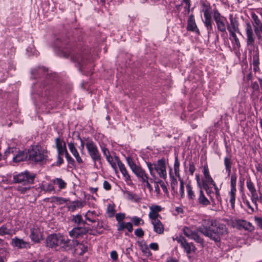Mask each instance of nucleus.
I'll list each match as a JSON object with an SVG mask.
<instances>
[{"label":"nucleus","mask_w":262,"mask_h":262,"mask_svg":"<svg viewBox=\"0 0 262 262\" xmlns=\"http://www.w3.org/2000/svg\"><path fill=\"white\" fill-rule=\"evenodd\" d=\"M197 230L215 242H220L221 237L228 233L226 225L216 224L215 221L211 219L203 220Z\"/></svg>","instance_id":"nucleus-1"},{"label":"nucleus","mask_w":262,"mask_h":262,"mask_svg":"<svg viewBox=\"0 0 262 262\" xmlns=\"http://www.w3.org/2000/svg\"><path fill=\"white\" fill-rule=\"evenodd\" d=\"M77 244V240L65 238L60 234H51L46 238L47 246L52 248L60 247L64 250H71L73 246Z\"/></svg>","instance_id":"nucleus-2"},{"label":"nucleus","mask_w":262,"mask_h":262,"mask_svg":"<svg viewBox=\"0 0 262 262\" xmlns=\"http://www.w3.org/2000/svg\"><path fill=\"white\" fill-rule=\"evenodd\" d=\"M147 166L151 176H154L155 170L160 178L165 179L167 178L165 160L164 158L159 159L156 163H147Z\"/></svg>","instance_id":"nucleus-3"},{"label":"nucleus","mask_w":262,"mask_h":262,"mask_svg":"<svg viewBox=\"0 0 262 262\" xmlns=\"http://www.w3.org/2000/svg\"><path fill=\"white\" fill-rule=\"evenodd\" d=\"M29 159L34 162H40L47 156V151L43 149L40 146L33 145L28 150Z\"/></svg>","instance_id":"nucleus-4"},{"label":"nucleus","mask_w":262,"mask_h":262,"mask_svg":"<svg viewBox=\"0 0 262 262\" xmlns=\"http://www.w3.org/2000/svg\"><path fill=\"white\" fill-rule=\"evenodd\" d=\"M35 178V174L30 173L26 171L24 172L13 176V181L15 183H20L24 185L32 184Z\"/></svg>","instance_id":"nucleus-5"},{"label":"nucleus","mask_w":262,"mask_h":262,"mask_svg":"<svg viewBox=\"0 0 262 262\" xmlns=\"http://www.w3.org/2000/svg\"><path fill=\"white\" fill-rule=\"evenodd\" d=\"M85 146L91 158L95 163L101 160L100 154L98 148L93 141H88L86 143Z\"/></svg>","instance_id":"nucleus-6"},{"label":"nucleus","mask_w":262,"mask_h":262,"mask_svg":"<svg viewBox=\"0 0 262 262\" xmlns=\"http://www.w3.org/2000/svg\"><path fill=\"white\" fill-rule=\"evenodd\" d=\"M230 24L227 26V30L230 33V35L235 40L236 43L239 42V40L235 34V32L239 33L238 29V23L237 20L233 18L232 15H230Z\"/></svg>","instance_id":"nucleus-7"},{"label":"nucleus","mask_w":262,"mask_h":262,"mask_svg":"<svg viewBox=\"0 0 262 262\" xmlns=\"http://www.w3.org/2000/svg\"><path fill=\"white\" fill-rule=\"evenodd\" d=\"M30 231L29 237L33 242L38 243L43 239L42 231L37 226L33 225L30 228Z\"/></svg>","instance_id":"nucleus-8"},{"label":"nucleus","mask_w":262,"mask_h":262,"mask_svg":"<svg viewBox=\"0 0 262 262\" xmlns=\"http://www.w3.org/2000/svg\"><path fill=\"white\" fill-rule=\"evenodd\" d=\"M7 152L9 154H14L13 157V161L14 162H19L26 160L28 156V153H26L23 151L18 150L16 148H9Z\"/></svg>","instance_id":"nucleus-9"},{"label":"nucleus","mask_w":262,"mask_h":262,"mask_svg":"<svg viewBox=\"0 0 262 262\" xmlns=\"http://www.w3.org/2000/svg\"><path fill=\"white\" fill-rule=\"evenodd\" d=\"M175 239L181 244L182 247L184 249L185 251L187 254L195 252L196 248L193 244L187 242L186 240L183 236H178Z\"/></svg>","instance_id":"nucleus-10"},{"label":"nucleus","mask_w":262,"mask_h":262,"mask_svg":"<svg viewBox=\"0 0 262 262\" xmlns=\"http://www.w3.org/2000/svg\"><path fill=\"white\" fill-rule=\"evenodd\" d=\"M127 164L133 173L138 178L143 176L145 172V170L139 165H136L132 158L130 157L126 158Z\"/></svg>","instance_id":"nucleus-11"},{"label":"nucleus","mask_w":262,"mask_h":262,"mask_svg":"<svg viewBox=\"0 0 262 262\" xmlns=\"http://www.w3.org/2000/svg\"><path fill=\"white\" fill-rule=\"evenodd\" d=\"M245 31L247 37V45L253 47L255 37L252 26L249 23H246V24Z\"/></svg>","instance_id":"nucleus-12"},{"label":"nucleus","mask_w":262,"mask_h":262,"mask_svg":"<svg viewBox=\"0 0 262 262\" xmlns=\"http://www.w3.org/2000/svg\"><path fill=\"white\" fill-rule=\"evenodd\" d=\"M184 234L190 239H193L199 243H203V240L199 235L198 233L188 227H184L183 229Z\"/></svg>","instance_id":"nucleus-13"},{"label":"nucleus","mask_w":262,"mask_h":262,"mask_svg":"<svg viewBox=\"0 0 262 262\" xmlns=\"http://www.w3.org/2000/svg\"><path fill=\"white\" fill-rule=\"evenodd\" d=\"M252 18L254 21L253 26L255 33L258 39H260L261 38L260 32L262 31V24L255 14H252Z\"/></svg>","instance_id":"nucleus-14"},{"label":"nucleus","mask_w":262,"mask_h":262,"mask_svg":"<svg viewBox=\"0 0 262 262\" xmlns=\"http://www.w3.org/2000/svg\"><path fill=\"white\" fill-rule=\"evenodd\" d=\"M235 226L239 229H244L249 231H252L254 228L250 222L245 220H237L235 222Z\"/></svg>","instance_id":"nucleus-15"},{"label":"nucleus","mask_w":262,"mask_h":262,"mask_svg":"<svg viewBox=\"0 0 262 262\" xmlns=\"http://www.w3.org/2000/svg\"><path fill=\"white\" fill-rule=\"evenodd\" d=\"M149 209L148 216L151 221L159 220L158 217L160 216L159 212L162 210V207L159 205H152L149 207Z\"/></svg>","instance_id":"nucleus-16"},{"label":"nucleus","mask_w":262,"mask_h":262,"mask_svg":"<svg viewBox=\"0 0 262 262\" xmlns=\"http://www.w3.org/2000/svg\"><path fill=\"white\" fill-rule=\"evenodd\" d=\"M203 173L204 174V179L202 180V185H204L205 183L206 184L212 185L214 183V181L209 174V169L207 165L204 166Z\"/></svg>","instance_id":"nucleus-17"},{"label":"nucleus","mask_w":262,"mask_h":262,"mask_svg":"<svg viewBox=\"0 0 262 262\" xmlns=\"http://www.w3.org/2000/svg\"><path fill=\"white\" fill-rule=\"evenodd\" d=\"M151 224L153 226V229L155 232L158 234H162L164 233V227L162 222L159 220L151 221Z\"/></svg>","instance_id":"nucleus-18"},{"label":"nucleus","mask_w":262,"mask_h":262,"mask_svg":"<svg viewBox=\"0 0 262 262\" xmlns=\"http://www.w3.org/2000/svg\"><path fill=\"white\" fill-rule=\"evenodd\" d=\"M87 230L84 227H76L73 228L69 232V235L71 237L77 238L78 236L85 234Z\"/></svg>","instance_id":"nucleus-19"},{"label":"nucleus","mask_w":262,"mask_h":262,"mask_svg":"<svg viewBox=\"0 0 262 262\" xmlns=\"http://www.w3.org/2000/svg\"><path fill=\"white\" fill-rule=\"evenodd\" d=\"M55 143L58 154L59 155H63L64 152L67 151L65 142L60 138H58L55 140Z\"/></svg>","instance_id":"nucleus-20"},{"label":"nucleus","mask_w":262,"mask_h":262,"mask_svg":"<svg viewBox=\"0 0 262 262\" xmlns=\"http://www.w3.org/2000/svg\"><path fill=\"white\" fill-rule=\"evenodd\" d=\"M12 244L18 248H26L29 246L28 242L17 237L12 239Z\"/></svg>","instance_id":"nucleus-21"},{"label":"nucleus","mask_w":262,"mask_h":262,"mask_svg":"<svg viewBox=\"0 0 262 262\" xmlns=\"http://www.w3.org/2000/svg\"><path fill=\"white\" fill-rule=\"evenodd\" d=\"M117 226V230L119 231H121L124 229H126L129 232H132L133 230V225L130 222H119L118 223Z\"/></svg>","instance_id":"nucleus-22"},{"label":"nucleus","mask_w":262,"mask_h":262,"mask_svg":"<svg viewBox=\"0 0 262 262\" xmlns=\"http://www.w3.org/2000/svg\"><path fill=\"white\" fill-rule=\"evenodd\" d=\"M84 205V203L83 202L79 201H73L68 206V208L69 210L73 212L78 208L83 207Z\"/></svg>","instance_id":"nucleus-23"},{"label":"nucleus","mask_w":262,"mask_h":262,"mask_svg":"<svg viewBox=\"0 0 262 262\" xmlns=\"http://www.w3.org/2000/svg\"><path fill=\"white\" fill-rule=\"evenodd\" d=\"M187 29L189 31H199L195 23L194 16L192 15L189 16L188 19Z\"/></svg>","instance_id":"nucleus-24"},{"label":"nucleus","mask_w":262,"mask_h":262,"mask_svg":"<svg viewBox=\"0 0 262 262\" xmlns=\"http://www.w3.org/2000/svg\"><path fill=\"white\" fill-rule=\"evenodd\" d=\"M52 181L54 185H57L59 190L64 189L66 188L67 186V183L61 178H55L52 180Z\"/></svg>","instance_id":"nucleus-25"},{"label":"nucleus","mask_w":262,"mask_h":262,"mask_svg":"<svg viewBox=\"0 0 262 262\" xmlns=\"http://www.w3.org/2000/svg\"><path fill=\"white\" fill-rule=\"evenodd\" d=\"M204 24L208 31L212 30V23H211V17L210 13L208 11H205L204 12Z\"/></svg>","instance_id":"nucleus-26"},{"label":"nucleus","mask_w":262,"mask_h":262,"mask_svg":"<svg viewBox=\"0 0 262 262\" xmlns=\"http://www.w3.org/2000/svg\"><path fill=\"white\" fill-rule=\"evenodd\" d=\"M198 202L200 204L204 205L207 206L210 204V202L207 198L204 195V192L202 190V188H200L199 191V196L198 198Z\"/></svg>","instance_id":"nucleus-27"},{"label":"nucleus","mask_w":262,"mask_h":262,"mask_svg":"<svg viewBox=\"0 0 262 262\" xmlns=\"http://www.w3.org/2000/svg\"><path fill=\"white\" fill-rule=\"evenodd\" d=\"M75 248V251H77L80 255L83 254L88 250V246L83 244H79L77 241V244H75L73 247Z\"/></svg>","instance_id":"nucleus-28"},{"label":"nucleus","mask_w":262,"mask_h":262,"mask_svg":"<svg viewBox=\"0 0 262 262\" xmlns=\"http://www.w3.org/2000/svg\"><path fill=\"white\" fill-rule=\"evenodd\" d=\"M225 20V19L224 18H222L220 20H217L215 23L216 24L218 30L222 32L223 34H227Z\"/></svg>","instance_id":"nucleus-29"},{"label":"nucleus","mask_w":262,"mask_h":262,"mask_svg":"<svg viewBox=\"0 0 262 262\" xmlns=\"http://www.w3.org/2000/svg\"><path fill=\"white\" fill-rule=\"evenodd\" d=\"M12 230L9 228L7 224L4 225L0 227V235L4 236L5 235H12Z\"/></svg>","instance_id":"nucleus-30"},{"label":"nucleus","mask_w":262,"mask_h":262,"mask_svg":"<svg viewBox=\"0 0 262 262\" xmlns=\"http://www.w3.org/2000/svg\"><path fill=\"white\" fill-rule=\"evenodd\" d=\"M224 165L226 171L228 173V176H230L231 171L232 160L230 157H226L224 159Z\"/></svg>","instance_id":"nucleus-31"},{"label":"nucleus","mask_w":262,"mask_h":262,"mask_svg":"<svg viewBox=\"0 0 262 262\" xmlns=\"http://www.w3.org/2000/svg\"><path fill=\"white\" fill-rule=\"evenodd\" d=\"M72 60L77 63L79 66V70H81V67H82L85 63L84 60L81 57V55H78L76 56L72 57Z\"/></svg>","instance_id":"nucleus-32"},{"label":"nucleus","mask_w":262,"mask_h":262,"mask_svg":"<svg viewBox=\"0 0 262 262\" xmlns=\"http://www.w3.org/2000/svg\"><path fill=\"white\" fill-rule=\"evenodd\" d=\"M250 192V199L251 202L254 204L256 210H258V193L256 189L254 191H251Z\"/></svg>","instance_id":"nucleus-33"},{"label":"nucleus","mask_w":262,"mask_h":262,"mask_svg":"<svg viewBox=\"0 0 262 262\" xmlns=\"http://www.w3.org/2000/svg\"><path fill=\"white\" fill-rule=\"evenodd\" d=\"M41 189L46 192L49 193H51L52 192H55V188L53 184L48 183L42 184L41 186Z\"/></svg>","instance_id":"nucleus-34"},{"label":"nucleus","mask_w":262,"mask_h":262,"mask_svg":"<svg viewBox=\"0 0 262 262\" xmlns=\"http://www.w3.org/2000/svg\"><path fill=\"white\" fill-rule=\"evenodd\" d=\"M124 194L126 195V198L129 200L135 202H138L140 200L139 196L135 193H133L130 191H126L124 192Z\"/></svg>","instance_id":"nucleus-35"},{"label":"nucleus","mask_w":262,"mask_h":262,"mask_svg":"<svg viewBox=\"0 0 262 262\" xmlns=\"http://www.w3.org/2000/svg\"><path fill=\"white\" fill-rule=\"evenodd\" d=\"M236 189H231L229 192L230 203L232 209H234L235 202V193Z\"/></svg>","instance_id":"nucleus-36"},{"label":"nucleus","mask_w":262,"mask_h":262,"mask_svg":"<svg viewBox=\"0 0 262 262\" xmlns=\"http://www.w3.org/2000/svg\"><path fill=\"white\" fill-rule=\"evenodd\" d=\"M186 189L188 199L190 200H194L195 196L194 191L192 190L191 185L189 183L187 185Z\"/></svg>","instance_id":"nucleus-37"},{"label":"nucleus","mask_w":262,"mask_h":262,"mask_svg":"<svg viewBox=\"0 0 262 262\" xmlns=\"http://www.w3.org/2000/svg\"><path fill=\"white\" fill-rule=\"evenodd\" d=\"M180 162L178 160V157L175 158L174 163V170L176 174V176L177 177H179L180 176Z\"/></svg>","instance_id":"nucleus-38"},{"label":"nucleus","mask_w":262,"mask_h":262,"mask_svg":"<svg viewBox=\"0 0 262 262\" xmlns=\"http://www.w3.org/2000/svg\"><path fill=\"white\" fill-rule=\"evenodd\" d=\"M246 186L250 192L254 191V190H256L255 187L254 186V183L252 182L250 178H248L246 181Z\"/></svg>","instance_id":"nucleus-39"},{"label":"nucleus","mask_w":262,"mask_h":262,"mask_svg":"<svg viewBox=\"0 0 262 262\" xmlns=\"http://www.w3.org/2000/svg\"><path fill=\"white\" fill-rule=\"evenodd\" d=\"M132 222L134 224L135 226H139V225H143L144 224V221L143 220L137 216H134L131 219Z\"/></svg>","instance_id":"nucleus-40"},{"label":"nucleus","mask_w":262,"mask_h":262,"mask_svg":"<svg viewBox=\"0 0 262 262\" xmlns=\"http://www.w3.org/2000/svg\"><path fill=\"white\" fill-rule=\"evenodd\" d=\"M215 190V194L217 201L219 202H221L222 198L220 193V189L217 187L215 182L212 184Z\"/></svg>","instance_id":"nucleus-41"},{"label":"nucleus","mask_w":262,"mask_h":262,"mask_svg":"<svg viewBox=\"0 0 262 262\" xmlns=\"http://www.w3.org/2000/svg\"><path fill=\"white\" fill-rule=\"evenodd\" d=\"M252 63L253 65H259V54L257 51L253 52Z\"/></svg>","instance_id":"nucleus-42"},{"label":"nucleus","mask_w":262,"mask_h":262,"mask_svg":"<svg viewBox=\"0 0 262 262\" xmlns=\"http://www.w3.org/2000/svg\"><path fill=\"white\" fill-rule=\"evenodd\" d=\"M236 179L237 177L235 173L231 174L230 180L231 189H236Z\"/></svg>","instance_id":"nucleus-43"},{"label":"nucleus","mask_w":262,"mask_h":262,"mask_svg":"<svg viewBox=\"0 0 262 262\" xmlns=\"http://www.w3.org/2000/svg\"><path fill=\"white\" fill-rule=\"evenodd\" d=\"M106 160L108 161V162L111 165V166L112 167V168L116 171L117 168V165H116L117 162H116L115 158H114V160L113 157L112 156H111V157H108V158H107Z\"/></svg>","instance_id":"nucleus-44"},{"label":"nucleus","mask_w":262,"mask_h":262,"mask_svg":"<svg viewBox=\"0 0 262 262\" xmlns=\"http://www.w3.org/2000/svg\"><path fill=\"white\" fill-rule=\"evenodd\" d=\"M68 145L69 150H70L71 153L73 154V156H74L76 154H77L78 153V151L75 147L74 143H72V142L68 143Z\"/></svg>","instance_id":"nucleus-45"},{"label":"nucleus","mask_w":262,"mask_h":262,"mask_svg":"<svg viewBox=\"0 0 262 262\" xmlns=\"http://www.w3.org/2000/svg\"><path fill=\"white\" fill-rule=\"evenodd\" d=\"M72 221L75 223L80 224L82 221L81 215L79 214L73 215Z\"/></svg>","instance_id":"nucleus-46"},{"label":"nucleus","mask_w":262,"mask_h":262,"mask_svg":"<svg viewBox=\"0 0 262 262\" xmlns=\"http://www.w3.org/2000/svg\"><path fill=\"white\" fill-rule=\"evenodd\" d=\"M115 160L116 162H117V163L118 165V167L119 168V169L121 171L126 169L124 164H123L121 161L120 160L119 158L118 157H115Z\"/></svg>","instance_id":"nucleus-47"},{"label":"nucleus","mask_w":262,"mask_h":262,"mask_svg":"<svg viewBox=\"0 0 262 262\" xmlns=\"http://www.w3.org/2000/svg\"><path fill=\"white\" fill-rule=\"evenodd\" d=\"M180 193L181 198H183L185 195L184 182L182 180H180Z\"/></svg>","instance_id":"nucleus-48"},{"label":"nucleus","mask_w":262,"mask_h":262,"mask_svg":"<svg viewBox=\"0 0 262 262\" xmlns=\"http://www.w3.org/2000/svg\"><path fill=\"white\" fill-rule=\"evenodd\" d=\"M125 214L122 213H118L116 215V219L118 221V223L123 222V220L125 219Z\"/></svg>","instance_id":"nucleus-49"},{"label":"nucleus","mask_w":262,"mask_h":262,"mask_svg":"<svg viewBox=\"0 0 262 262\" xmlns=\"http://www.w3.org/2000/svg\"><path fill=\"white\" fill-rule=\"evenodd\" d=\"M121 172L122 173V175L123 176L125 181H130V176L128 173L126 169H125L121 171Z\"/></svg>","instance_id":"nucleus-50"},{"label":"nucleus","mask_w":262,"mask_h":262,"mask_svg":"<svg viewBox=\"0 0 262 262\" xmlns=\"http://www.w3.org/2000/svg\"><path fill=\"white\" fill-rule=\"evenodd\" d=\"M144 231L141 228H138L135 231V234L139 237H142L144 235Z\"/></svg>","instance_id":"nucleus-51"},{"label":"nucleus","mask_w":262,"mask_h":262,"mask_svg":"<svg viewBox=\"0 0 262 262\" xmlns=\"http://www.w3.org/2000/svg\"><path fill=\"white\" fill-rule=\"evenodd\" d=\"M107 212L110 214L111 217L114 216L115 214V209L113 206L109 205L107 206Z\"/></svg>","instance_id":"nucleus-52"},{"label":"nucleus","mask_w":262,"mask_h":262,"mask_svg":"<svg viewBox=\"0 0 262 262\" xmlns=\"http://www.w3.org/2000/svg\"><path fill=\"white\" fill-rule=\"evenodd\" d=\"M209 184H204V185H202L203 188L205 189V190L206 191L207 194L208 195H210V194L212 192V190L211 188L209 186Z\"/></svg>","instance_id":"nucleus-53"},{"label":"nucleus","mask_w":262,"mask_h":262,"mask_svg":"<svg viewBox=\"0 0 262 262\" xmlns=\"http://www.w3.org/2000/svg\"><path fill=\"white\" fill-rule=\"evenodd\" d=\"M30 188V187H28V186H25V187L18 186L17 189L18 191H20L21 193H25L27 190H29Z\"/></svg>","instance_id":"nucleus-54"},{"label":"nucleus","mask_w":262,"mask_h":262,"mask_svg":"<svg viewBox=\"0 0 262 262\" xmlns=\"http://www.w3.org/2000/svg\"><path fill=\"white\" fill-rule=\"evenodd\" d=\"M254 220L257 225L262 229V217L255 216Z\"/></svg>","instance_id":"nucleus-55"},{"label":"nucleus","mask_w":262,"mask_h":262,"mask_svg":"<svg viewBox=\"0 0 262 262\" xmlns=\"http://www.w3.org/2000/svg\"><path fill=\"white\" fill-rule=\"evenodd\" d=\"M111 257L113 260H116L118 259V254L116 251H112L110 254Z\"/></svg>","instance_id":"nucleus-56"},{"label":"nucleus","mask_w":262,"mask_h":262,"mask_svg":"<svg viewBox=\"0 0 262 262\" xmlns=\"http://www.w3.org/2000/svg\"><path fill=\"white\" fill-rule=\"evenodd\" d=\"M138 178H140L144 183H146V182H148V177L145 172L143 174V176H140Z\"/></svg>","instance_id":"nucleus-57"},{"label":"nucleus","mask_w":262,"mask_h":262,"mask_svg":"<svg viewBox=\"0 0 262 262\" xmlns=\"http://www.w3.org/2000/svg\"><path fill=\"white\" fill-rule=\"evenodd\" d=\"M149 248L155 251L158 250L159 249V246L156 243H152L149 245Z\"/></svg>","instance_id":"nucleus-58"},{"label":"nucleus","mask_w":262,"mask_h":262,"mask_svg":"<svg viewBox=\"0 0 262 262\" xmlns=\"http://www.w3.org/2000/svg\"><path fill=\"white\" fill-rule=\"evenodd\" d=\"M102 152L103 155L106 157V159L108 158V157H111L109 150L105 147H103L102 149Z\"/></svg>","instance_id":"nucleus-59"},{"label":"nucleus","mask_w":262,"mask_h":262,"mask_svg":"<svg viewBox=\"0 0 262 262\" xmlns=\"http://www.w3.org/2000/svg\"><path fill=\"white\" fill-rule=\"evenodd\" d=\"M244 203L245 204H246V205L247 206V207L250 209L251 211V213H253V212H254V208H253L251 205H250V203L249 202V201L248 200H246V201H244Z\"/></svg>","instance_id":"nucleus-60"},{"label":"nucleus","mask_w":262,"mask_h":262,"mask_svg":"<svg viewBox=\"0 0 262 262\" xmlns=\"http://www.w3.org/2000/svg\"><path fill=\"white\" fill-rule=\"evenodd\" d=\"M195 170V168L193 164L190 163L189 167V171L191 175L193 174V173Z\"/></svg>","instance_id":"nucleus-61"},{"label":"nucleus","mask_w":262,"mask_h":262,"mask_svg":"<svg viewBox=\"0 0 262 262\" xmlns=\"http://www.w3.org/2000/svg\"><path fill=\"white\" fill-rule=\"evenodd\" d=\"M103 187L106 190H109L111 188V185L107 181H104L103 182Z\"/></svg>","instance_id":"nucleus-62"},{"label":"nucleus","mask_w":262,"mask_h":262,"mask_svg":"<svg viewBox=\"0 0 262 262\" xmlns=\"http://www.w3.org/2000/svg\"><path fill=\"white\" fill-rule=\"evenodd\" d=\"M63 155H59L58 154V157H57V165H60L63 162V160L62 158L61 157V156Z\"/></svg>","instance_id":"nucleus-63"},{"label":"nucleus","mask_w":262,"mask_h":262,"mask_svg":"<svg viewBox=\"0 0 262 262\" xmlns=\"http://www.w3.org/2000/svg\"><path fill=\"white\" fill-rule=\"evenodd\" d=\"M74 157L76 158V160L78 164H81L83 163V161L81 157H80L78 152L77 154H76Z\"/></svg>","instance_id":"nucleus-64"}]
</instances>
